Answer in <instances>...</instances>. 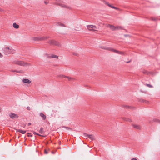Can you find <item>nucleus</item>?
I'll return each instance as SVG.
<instances>
[{
    "mask_svg": "<svg viewBox=\"0 0 160 160\" xmlns=\"http://www.w3.org/2000/svg\"><path fill=\"white\" fill-rule=\"evenodd\" d=\"M57 5L60 6L62 7L65 8H69V7L66 5H64L62 4H61L60 3H57Z\"/></svg>",
    "mask_w": 160,
    "mask_h": 160,
    "instance_id": "11",
    "label": "nucleus"
},
{
    "mask_svg": "<svg viewBox=\"0 0 160 160\" xmlns=\"http://www.w3.org/2000/svg\"><path fill=\"white\" fill-rule=\"evenodd\" d=\"M13 27L16 29H18L19 28V25L17 24L16 23L13 24Z\"/></svg>",
    "mask_w": 160,
    "mask_h": 160,
    "instance_id": "17",
    "label": "nucleus"
},
{
    "mask_svg": "<svg viewBox=\"0 0 160 160\" xmlns=\"http://www.w3.org/2000/svg\"><path fill=\"white\" fill-rule=\"evenodd\" d=\"M73 54L76 56H78V54L76 52H73Z\"/></svg>",
    "mask_w": 160,
    "mask_h": 160,
    "instance_id": "37",
    "label": "nucleus"
},
{
    "mask_svg": "<svg viewBox=\"0 0 160 160\" xmlns=\"http://www.w3.org/2000/svg\"><path fill=\"white\" fill-rule=\"evenodd\" d=\"M40 116L44 120H45L46 118V116L42 112L40 113Z\"/></svg>",
    "mask_w": 160,
    "mask_h": 160,
    "instance_id": "13",
    "label": "nucleus"
},
{
    "mask_svg": "<svg viewBox=\"0 0 160 160\" xmlns=\"http://www.w3.org/2000/svg\"><path fill=\"white\" fill-rule=\"evenodd\" d=\"M130 62V61H128V62H127V63H128V62Z\"/></svg>",
    "mask_w": 160,
    "mask_h": 160,
    "instance_id": "44",
    "label": "nucleus"
},
{
    "mask_svg": "<svg viewBox=\"0 0 160 160\" xmlns=\"http://www.w3.org/2000/svg\"><path fill=\"white\" fill-rule=\"evenodd\" d=\"M39 131V133H41V134L43 133H44L43 129L42 127L41 128Z\"/></svg>",
    "mask_w": 160,
    "mask_h": 160,
    "instance_id": "24",
    "label": "nucleus"
},
{
    "mask_svg": "<svg viewBox=\"0 0 160 160\" xmlns=\"http://www.w3.org/2000/svg\"><path fill=\"white\" fill-rule=\"evenodd\" d=\"M44 3L46 4H48V2H46V1H45L44 2Z\"/></svg>",
    "mask_w": 160,
    "mask_h": 160,
    "instance_id": "42",
    "label": "nucleus"
},
{
    "mask_svg": "<svg viewBox=\"0 0 160 160\" xmlns=\"http://www.w3.org/2000/svg\"><path fill=\"white\" fill-rule=\"evenodd\" d=\"M146 85L147 86H148V87H149V88H152L153 87L152 86V85H151V84H146Z\"/></svg>",
    "mask_w": 160,
    "mask_h": 160,
    "instance_id": "31",
    "label": "nucleus"
},
{
    "mask_svg": "<svg viewBox=\"0 0 160 160\" xmlns=\"http://www.w3.org/2000/svg\"><path fill=\"white\" fill-rule=\"evenodd\" d=\"M155 121L156 122H160V120L158 119H155Z\"/></svg>",
    "mask_w": 160,
    "mask_h": 160,
    "instance_id": "35",
    "label": "nucleus"
},
{
    "mask_svg": "<svg viewBox=\"0 0 160 160\" xmlns=\"http://www.w3.org/2000/svg\"><path fill=\"white\" fill-rule=\"evenodd\" d=\"M108 26L113 31L116 30V27L113 25L108 24Z\"/></svg>",
    "mask_w": 160,
    "mask_h": 160,
    "instance_id": "14",
    "label": "nucleus"
},
{
    "mask_svg": "<svg viewBox=\"0 0 160 160\" xmlns=\"http://www.w3.org/2000/svg\"><path fill=\"white\" fill-rule=\"evenodd\" d=\"M83 136L85 138H88L91 140L95 139L94 136L92 134H89L87 133H84L83 134Z\"/></svg>",
    "mask_w": 160,
    "mask_h": 160,
    "instance_id": "3",
    "label": "nucleus"
},
{
    "mask_svg": "<svg viewBox=\"0 0 160 160\" xmlns=\"http://www.w3.org/2000/svg\"><path fill=\"white\" fill-rule=\"evenodd\" d=\"M15 63L19 65L24 66L25 65L24 62L23 61H16L14 62Z\"/></svg>",
    "mask_w": 160,
    "mask_h": 160,
    "instance_id": "6",
    "label": "nucleus"
},
{
    "mask_svg": "<svg viewBox=\"0 0 160 160\" xmlns=\"http://www.w3.org/2000/svg\"><path fill=\"white\" fill-rule=\"evenodd\" d=\"M25 126H26V124L24 125V127Z\"/></svg>",
    "mask_w": 160,
    "mask_h": 160,
    "instance_id": "47",
    "label": "nucleus"
},
{
    "mask_svg": "<svg viewBox=\"0 0 160 160\" xmlns=\"http://www.w3.org/2000/svg\"><path fill=\"white\" fill-rule=\"evenodd\" d=\"M31 122H29L28 123V126H30V125H31Z\"/></svg>",
    "mask_w": 160,
    "mask_h": 160,
    "instance_id": "41",
    "label": "nucleus"
},
{
    "mask_svg": "<svg viewBox=\"0 0 160 160\" xmlns=\"http://www.w3.org/2000/svg\"><path fill=\"white\" fill-rule=\"evenodd\" d=\"M138 102H143L145 103H147L148 102V101L146 100L143 99L142 98L138 99Z\"/></svg>",
    "mask_w": 160,
    "mask_h": 160,
    "instance_id": "10",
    "label": "nucleus"
},
{
    "mask_svg": "<svg viewBox=\"0 0 160 160\" xmlns=\"http://www.w3.org/2000/svg\"><path fill=\"white\" fill-rule=\"evenodd\" d=\"M123 107L127 108V109H135V107H132L131 106H129L128 105H124L123 106Z\"/></svg>",
    "mask_w": 160,
    "mask_h": 160,
    "instance_id": "9",
    "label": "nucleus"
},
{
    "mask_svg": "<svg viewBox=\"0 0 160 160\" xmlns=\"http://www.w3.org/2000/svg\"><path fill=\"white\" fill-rule=\"evenodd\" d=\"M44 152L45 154H47L48 153V151L46 149H44Z\"/></svg>",
    "mask_w": 160,
    "mask_h": 160,
    "instance_id": "36",
    "label": "nucleus"
},
{
    "mask_svg": "<svg viewBox=\"0 0 160 160\" xmlns=\"http://www.w3.org/2000/svg\"><path fill=\"white\" fill-rule=\"evenodd\" d=\"M15 129L16 131L17 132H20L23 134H25L26 132V131L22 130L21 129Z\"/></svg>",
    "mask_w": 160,
    "mask_h": 160,
    "instance_id": "8",
    "label": "nucleus"
},
{
    "mask_svg": "<svg viewBox=\"0 0 160 160\" xmlns=\"http://www.w3.org/2000/svg\"><path fill=\"white\" fill-rule=\"evenodd\" d=\"M112 8H113V9H115L116 10H118L119 9L117 7H114L113 6V7H112Z\"/></svg>",
    "mask_w": 160,
    "mask_h": 160,
    "instance_id": "34",
    "label": "nucleus"
},
{
    "mask_svg": "<svg viewBox=\"0 0 160 160\" xmlns=\"http://www.w3.org/2000/svg\"><path fill=\"white\" fill-rule=\"evenodd\" d=\"M157 19V18H155L152 17L151 18V19L153 21H155Z\"/></svg>",
    "mask_w": 160,
    "mask_h": 160,
    "instance_id": "33",
    "label": "nucleus"
},
{
    "mask_svg": "<svg viewBox=\"0 0 160 160\" xmlns=\"http://www.w3.org/2000/svg\"><path fill=\"white\" fill-rule=\"evenodd\" d=\"M49 38H50V37L49 36L40 37V40H43Z\"/></svg>",
    "mask_w": 160,
    "mask_h": 160,
    "instance_id": "15",
    "label": "nucleus"
},
{
    "mask_svg": "<svg viewBox=\"0 0 160 160\" xmlns=\"http://www.w3.org/2000/svg\"><path fill=\"white\" fill-rule=\"evenodd\" d=\"M61 143V142H59V144H60V143Z\"/></svg>",
    "mask_w": 160,
    "mask_h": 160,
    "instance_id": "48",
    "label": "nucleus"
},
{
    "mask_svg": "<svg viewBox=\"0 0 160 160\" xmlns=\"http://www.w3.org/2000/svg\"><path fill=\"white\" fill-rule=\"evenodd\" d=\"M62 128H64L68 130H72V129L71 128L66 126H62Z\"/></svg>",
    "mask_w": 160,
    "mask_h": 160,
    "instance_id": "28",
    "label": "nucleus"
},
{
    "mask_svg": "<svg viewBox=\"0 0 160 160\" xmlns=\"http://www.w3.org/2000/svg\"><path fill=\"white\" fill-rule=\"evenodd\" d=\"M100 48L103 49L112 51L115 53H117L123 55L124 54V52H123L119 51L118 50L112 48L110 47L102 46L100 47Z\"/></svg>",
    "mask_w": 160,
    "mask_h": 160,
    "instance_id": "1",
    "label": "nucleus"
},
{
    "mask_svg": "<svg viewBox=\"0 0 160 160\" xmlns=\"http://www.w3.org/2000/svg\"><path fill=\"white\" fill-rule=\"evenodd\" d=\"M48 43L51 45H55L57 46H59L60 45L58 42L53 40H49Z\"/></svg>",
    "mask_w": 160,
    "mask_h": 160,
    "instance_id": "4",
    "label": "nucleus"
},
{
    "mask_svg": "<svg viewBox=\"0 0 160 160\" xmlns=\"http://www.w3.org/2000/svg\"><path fill=\"white\" fill-rule=\"evenodd\" d=\"M51 152L52 153H54V152H53V151H52Z\"/></svg>",
    "mask_w": 160,
    "mask_h": 160,
    "instance_id": "46",
    "label": "nucleus"
},
{
    "mask_svg": "<svg viewBox=\"0 0 160 160\" xmlns=\"http://www.w3.org/2000/svg\"><path fill=\"white\" fill-rule=\"evenodd\" d=\"M131 160H138L136 158H132Z\"/></svg>",
    "mask_w": 160,
    "mask_h": 160,
    "instance_id": "38",
    "label": "nucleus"
},
{
    "mask_svg": "<svg viewBox=\"0 0 160 160\" xmlns=\"http://www.w3.org/2000/svg\"><path fill=\"white\" fill-rule=\"evenodd\" d=\"M132 126L134 128H136V129H140V126L139 125L133 124Z\"/></svg>",
    "mask_w": 160,
    "mask_h": 160,
    "instance_id": "18",
    "label": "nucleus"
},
{
    "mask_svg": "<svg viewBox=\"0 0 160 160\" xmlns=\"http://www.w3.org/2000/svg\"><path fill=\"white\" fill-rule=\"evenodd\" d=\"M3 10H2V9H1V8H0V11H1L2 12L3 11Z\"/></svg>",
    "mask_w": 160,
    "mask_h": 160,
    "instance_id": "43",
    "label": "nucleus"
},
{
    "mask_svg": "<svg viewBox=\"0 0 160 160\" xmlns=\"http://www.w3.org/2000/svg\"><path fill=\"white\" fill-rule=\"evenodd\" d=\"M1 108H0V112H1Z\"/></svg>",
    "mask_w": 160,
    "mask_h": 160,
    "instance_id": "45",
    "label": "nucleus"
},
{
    "mask_svg": "<svg viewBox=\"0 0 160 160\" xmlns=\"http://www.w3.org/2000/svg\"><path fill=\"white\" fill-rule=\"evenodd\" d=\"M51 58H58V56L54 55H51Z\"/></svg>",
    "mask_w": 160,
    "mask_h": 160,
    "instance_id": "27",
    "label": "nucleus"
},
{
    "mask_svg": "<svg viewBox=\"0 0 160 160\" xmlns=\"http://www.w3.org/2000/svg\"><path fill=\"white\" fill-rule=\"evenodd\" d=\"M10 117L12 118H18V116L15 113H11L9 115Z\"/></svg>",
    "mask_w": 160,
    "mask_h": 160,
    "instance_id": "7",
    "label": "nucleus"
},
{
    "mask_svg": "<svg viewBox=\"0 0 160 160\" xmlns=\"http://www.w3.org/2000/svg\"><path fill=\"white\" fill-rule=\"evenodd\" d=\"M59 77H61L62 78H64V77H67L68 78V79L69 80H70L71 79V78L70 77H68V76H65L63 75H60L59 76Z\"/></svg>",
    "mask_w": 160,
    "mask_h": 160,
    "instance_id": "23",
    "label": "nucleus"
},
{
    "mask_svg": "<svg viewBox=\"0 0 160 160\" xmlns=\"http://www.w3.org/2000/svg\"><path fill=\"white\" fill-rule=\"evenodd\" d=\"M3 57V55L2 54L0 53V58H2Z\"/></svg>",
    "mask_w": 160,
    "mask_h": 160,
    "instance_id": "40",
    "label": "nucleus"
},
{
    "mask_svg": "<svg viewBox=\"0 0 160 160\" xmlns=\"http://www.w3.org/2000/svg\"><path fill=\"white\" fill-rule=\"evenodd\" d=\"M122 27L121 26H117L116 27V30H118L119 29H123Z\"/></svg>",
    "mask_w": 160,
    "mask_h": 160,
    "instance_id": "22",
    "label": "nucleus"
},
{
    "mask_svg": "<svg viewBox=\"0 0 160 160\" xmlns=\"http://www.w3.org/2000/svg\"><path fill=\"white\" fill-rule=\"evenodd\" d=\"M27 109L28 110H30V108L29 106L27 107Z\"/></svg>",
    "mask_w": 160,
    "mask_h": 160,
    "instance_id": "39",
    "label": "nucleus"
},
{
    "mask_svg": "<svg viewBox=\"0 0 160 160\" xmlns=\"http://www.w3.org/2000/svg\"><path fill=\"white\" fill-rule=\"evenodd\" d=\"M12 71L13 72H18V73H23V71H22V70L18 71V70H15Z\"/></svg>",
    "mask_w": 160,
    "mask_h": 160,
    "instance_id": "21",
    "label": "nucleus"
},
{
    "mask_svg": "<svg viewBox=\"0 0 160 160\" xmlns=\"http://www.w3.org/2000/svg\"><path fill=\"white\" fill-rule=\"evenodd\" d=\"M45 55L47 58H51V55L50 54H46Z\"/></svg>",
    "mask_w": 160,
    "mask_h": 160,
    "instance_id": "29",
    "label": "nucleus"
},
{
    "mask_svg": "<svg viewBox=\"0 0 160 160\" xmlns=\"http://www.w3.org/2000/svg\"><path fill=\"white\" fill-rule=\"evenodd\" d=\"M27 134H28V137H32L33 136V135L31 134V133L28 132Z\"/></svg>",
    "mask_w": 160,
    "mask_h": 160,
    "instance_id": "32",
    "label": "nucleus"
},
{
    "mask_svg": "<svg viewBox=\"0 0 160 160\" xmlns=\"http://www.w3.org/2000/svg\"><path fill=\"white\" fill-rule=\"evenodd\" d=\"M34 40L35 41L41 40L40 37H35L34 38Z\"/></svg>",
    "mask_w": 160,
    "mask_h": 160,
    "instance_id": "25",
    "label": "nucleus"
},
{
    "mask_svg": "<svg viewBox=\"0 0 160 160\" xmlns=\"http://www.w3.org/2000/svg\"><path fill=\"white\" fill-rule=\"evenodd\" d=\"M87 28L88 29V30L90 31H96L95 29L97 28V27L96 26H94L93 25H87Z\"/></svg>",
    "mask_w": 160,
    "mask_h": 160,
    "instance_id": "5",
    "label": "nucleus"
},
{
    "mask_svg": "<svg viewBox=\"0 0 160 160\" xmlns=\"http://www.w3.org/2000/svg\"><path fill=\"white\" fill-rule=\"evenodd\" d=\"M13 51V50L12 48H10L8 47H4L3 48V52L6 55L14 52H12Z\"/></svg>",
    "mask_w": 160,
    "mask_h": 160,
    "instance_id": "2",
    "label": "nucleus"
},
{
    "mask_svg": "<svg viewBox=\"0 0 160 160\" xmlns=\"http://www.w3.org/2000/svg\"><path fill=\"white\" fill-rule=\"evenodd\" d=\"M142 72L145 74L147 75H148L149 73V72H148V71L146 70H144L142 71Z\"/></svg>",
    "mask_w": 160,
    "mask_h": 160,
    "instance_id": "26",
    "label": "nucleus"
},
{
    "mask_svg": "<svg viewBox=\"0 0 160 160\" xmlns=\"http://www.w3.org/2000/svg\"><path fill=\"white\" fill-rule=\"evenodd\" d=\"M56 25H57V26H60L62 27H66L65 25H64L61 22H57Z\"/></svg>",
    "mask_w": 160,
    "mask_h": 160,
    "instance_id": "16",
    "label": "nucleus"
},
{
    "mask_svg": "<svg viewBox=\"0 0 160 160\" xmlns=\"http://www.w3.org/2000/svg\"><path fill=\"white\" fill-rule=\"evenodd\" d=\"M33 134H34V135H37L38 136H42V137H45L46 136L45 135H40L38 133L36 132H33Z\"/></svg>",
    "mask_w": 160,
    "mask_h": 160,
    "instance_id": "20",
    "label": "nucleus"
},
{
    "mask_svg": "<svg viewBox=\"0 0 160 160\" xmlns=\"http://www.w3.org/2000/svg\"><path fill=\"white\" fill-rule=\"evenodd\" d=\"M23 82L24 83H30L31 82V81L28 79H24L22 80Z\"/></svg>",
    "mask_w": 160,
    "mask_h": 160,
    "instance_id": "12",
    "label": "nucleus"
},
{
    "mask_svg": "<svg viewBox=\"0 0 160 160\" xmlns=\"http://www.w3.org/2000/svg\"><path fill=\"white\" fill-rule=\"evenodd\" d=\"M105 4L107 5L108 6L111 7L112 8V7H113V6H112V5H111V4H109L108 3V2H106L105 3Z\"/></svg>",
    "mask_w": 160,
    "mask_h": 160,
    "instance_id": "30",
    "label": "nucleus"
},
{
    "mask_svg": "<svg viewBox=\"0 0 160 160\" xmlns=\"http://www.w3.org/2000/svg\"><path fill=\"white\" fill-rule=\"evenodd\" d=\"M123 119L125 121H128L129 122H131L132 121L131 119H129L128 118H123Z\"/></svg>",
    "mask_w": 160,
    "mask_h": 160,
    "instance_id": "19",
    "label": "nucleus"
}]
</instances>
